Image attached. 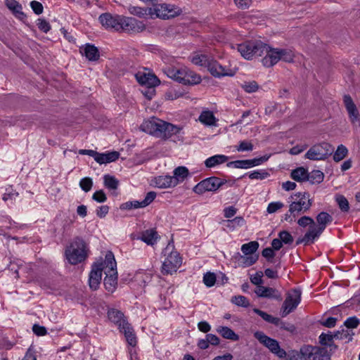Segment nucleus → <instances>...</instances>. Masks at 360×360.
Segmentation results:
<instances>
[{"mask_svg":"<svg viewBox=\"0 0 360 360\" xmlns=\"http://www.w3.org/2000/svg\"><path fill=\"white\" fill-rule=\"evenodd\" d=\"M319 342L321 345L327 346L329 347H334L335 348L336 347L333 345V339L335 338L334 334L333 335H332L330 333L326 334L324 333H322L319 335Z\"/></svg>","mask_w":360,"mask_h":360,"instance_id":"obj_41","label":"nucleus"},{"mask_svg":"<svg viewBox=\"0 0 360 360\" xmlns=\"http://www.w3.org/2000/svg\"><path fill=\"white\" fill-rule=\"evenodd\" d=\"M264 53L266 56L262 59V63L264 67L270 68L276 65L279 60L285 62H292L294 55L292 51L284 49H274L266 44Z\"/></svg>","mask_w":360,"mask_h":360,"instance_id":"obj_6","label":"nucleus"},{"mask_svg":"<svg viewBox=\"0 0 360 360\" xmlns=\"http://www.w3.org/2000/svg\"><path fill=\"white\" fill-rule=\"evenodd\" d=\"M226 222L227 223L226 226L231 229L242 226L245 224V220L242 217H236L234 219L227 220Z\"/></svg>","mask_w":360,"mask_h":360,"instance_id":"obj_48","label":"nucleus"},{"mask_svg":"<svg viewBox=\"0 0 360 360\" xmlns=\"http://www.w3.org/2000/svg\"><path fill=\"white\" fill-rule=\"evenodd\" d=\"M120 330L124 333L127 342L129 345L132 347L136 346L137 342L136 338L131 324L129 323H124L122 325V327L120 329Z\"/></svg>","mask_w":360,"mask_h":360,"instance_id":"obj_24","label":"nucleus"},{"mask_svg":"<svg viewBox=\"0 0 360 360\" xmlns=\"http://www.w3.org/2000/svg\"><path fill=\"white\" fill-rule=\"evenodd\" d=\"M253 311L259 316H261L264 321H266L268 323L274 324L278 322L277 317H274L271 315L268 314L266 312L263 311L259 309L255 308L253 309Z\"/></svg>","mask_w":360,"mask_h":360,"instance_id":"obj_47","label":"nucleus"},{"mask_svg":"<svg viewBox=\"0 0 360 360\" xmlns=\"http://www.w3.org/2000/svg\"><path fill=\"white\" fill-rule=\"evenodd\" d=\"M129 12L131 15H136L139 18H143L148 15L153 18L152 8L149 7L142 8L139 6H131L129 7Z\"/></svg>","mask_w":360,"mask_h":360,"instance_id":"obj_31","label":"nucleus"},{"mask_svg":"<svg viewBox=\"0 0 360 360\" xmlns=\"http://www.w3.org/2000/svg\"><path fill=\"white\" fill-rule=\"evenodd\" d=\"M336 202L339 206V208L342 212H348L349 210V202L347 199L342 195H339L336 197Z\"/></svg>","mask_w":360,"mask_h":360,"instance_id":"obj_51","label":"nucleus"},{"mask_svg":"<svg viewBox=\"0 0 360 360\" xmlns=\"http://www.w3.org/2000/svg\"><path fill=\"white\" fill-rule=\"evenodd\" d=\"M229 158L224 155H215L210 157L205 161V165L207 167H213L217 165L226 162Z\"/></svg>","mask_w":360,"mask_h":360,"instance_id":"obj_36","label":"nucleus"},{"mask_svg":"<svg viewBox=\"0 0 360 360\" xmlns=\"http://www.w3.org/2000/svg\"><path fill=\"white\" fill-rule=\"evenodd\" d=\"M212 58L205 54L195 53L191 57V62L196 65L205 67L207 68Z\"/></svg>","mask_w":360,"mask_h":360,"instance_id":"obj_30","label":"nucleus"},{"mask_svg":"<svg viewBox=\"0 0 360 360\" xmlns=\"http://www.w3.org/2000/svg\"><path fill=\"white\" fill-rule=\"evenodd\" d=\"M284 206L281 202H270L267 207V212L270 214L276 212Z\"/></svg>","mask_w":360,"mask_h":360,"instance_id":"obj_64","label":"nucleus"},{"mask_svg":"<svg viewBox=\"0 0 360 360\" xmlns=\"http://www.w3.org/2000/svg\"><path fill=\"white\" fill-rule=\"evenodd\" d=\"M250 179L263 180L270 176L269 172L265 169L255 170L247 174Z\"/></svg>","mask_w":360,"mask_h":360,"instance_id":"obj_42","label":"nucleus"},{"mask_svg":"<svg viewBox=\"0 0 360 360\" xmlns=\"http://www.w3.org/2000/svg\"><path fill=\"white\" fill-rule=\"evenodd\" d=\"M153 17H156L162 19H169L177 16L181 14V10L179 7H176L171 4H158L154 8H152Z\"/></svg>","mask_w":360,"mask_h":360,"instance_id":"obj_13","label":"nucleus"},{"mask_svg":"<svg viewBox=\"0 0 360 360\" xmlns=\"http://www.w3.org/2000/svg\"><path fill=\"white\" fill-rule=\"evenodd\" d=\"M259 258L258 255H239L238 264L242 267L245 268L254 264Z\"/></svg>","mask_w":360,"mask_h":360,"instance_id":"obj_38","label":"nucleus"},{"mask_svg":"<svg viewBox=\"0 0 360 360\" xmlns=\"http://www.w3.org/2000/svg\"><path fill=\"white\" fill-rule=\"evenodd\" d=\"M243 88L244 89V90L246 92L252 93V92H255L258 89L259 86L256 82L252 81V82L245 83L243 85Z\"/></svg>","mask_w":360,"mask_h":360,"instance_id":"obj_63","label":"nucleus"},{"mask_svg":"<svg viewBox=\"0 0 360 360\" xmlns=\"http://www.w3.org/2000/svg\"><path fill=\"white\" fill-rule=\"evenodd\" d=\"M227 167L237 169H249L248 160H238L227 163Z\"/></svg>","mask_w":360,"mask_h":360,"instance_id":"obj_49","label":"nucleus"},{"mask_svg":"<svg viewBox=\"0 0 360 360\" xmlns=\"http://www.w3.org/2000/svg\"><path fill=\"white\" fill-rule=\"evenodd\" d=\"M360 324V321L356 316L349 317L344 322V327L348 329L356 328Z\"/></svg>","mask_w":360,"mask_h":360,"instance_id":"obj_55","label":"nucleus"},{"mask_svg":"<svg viewBox=\"0 0 360 360\" xmlns=\"http://www.w3.org/2000/svg\"><path fill=\"white\" fill-rule=\"evenodd\" d=\"M231 302L237 306L248 307L250 305L249 300L243 295L234 296L231 298Z\"/></svg>","mask_w":360,"mask_h":360,"instance_id":"obj_50","label":"nucleus"},{"mask_svg":"<svg viewBox=\"0 0 360 360\" xmlns=\"http://www.w3.org/2000/svg\"><path fill=\"white\" fill-rule=\"evenodd\" d=\"M297 224L299 226L304 228L307 227V226H311V225H315L314 220L311 217L308 216H303L300 217L297 220Z\"/></svg>","mask_w":360,"mask_h":360,"instance_id":"obj_59","label":"nucleus"},{"mask_svg":"<svg viewBox=\"0 0 360 360\" xmlns=\"http://www.w3.org/2000/svg\"><path fill=\"white\" fill-rule=\"evenodd\" d=\"M89 252L88 243L82 237L77 236L66 248L65 255L70 264L76 265L84 262L89 256Z\"/></svg>","mask_w":360,"mask_h":360,"instance_id":"obj_4","label":"nucleus"},{"mask_svg":"<svg viewBox=\"0 0 360 360\" xmlns=\"http://www.w3.org/2000/svg\"><path fill=\"white\" fill-rule=\"evenodd\" d=\"M139 128L141 131L148 134L165 140L169 139L173 135L179 134L181 129V127L176 125L165 122L155 117L144 120Z\"/></svg>","mask_w":360,"mask_h":360,"instance_id":"obj_2","label":"nucleus"},{"mask_svg":"<svg viewBox=\"0 0 360 360\" xmlns=\"http://www.w3.org/2000/svg\"><path fill=\"white\" fill-rule=\"evenodd\" d=\"M119 180L114 176L105 174L103 176V184L110 191H116L119 186Z\"/></svg>","mask_w":360,"mask_h":360,"instance_id":"obj_37","label":"nucleus"},{"mask_svg":"<svg viewBox=\"0 0 360 360\" xmlns=\"http://www.w3.org/2000/svg\"><path fill=\"white\" fill-rule=\"evenodd\" d=\"M207 70L210 74L215 77H221L224 76L233 75L229 70L220 65L217 60L211 59Z\"/></svg>","mask_w":360,"mask_h":360,"instance_id":"obj_18","label":"nucleus"},{"mask_svg":"<svg viewBox=\"0 0 360 360\" xmlns=\"http://www.w3.org/2000/svg\"><path fill=\"white\" fill-rule=\"evenodd\" d=\"M38 28L44 33H47L51 30L49 22L44 19H38L37 20Z\"/></svg>","mask_w":360,"mask_h":360,"instance_id":"obj_62","label":"nucleus"},{"mask_svg":"<svg viewBox=\"0 0 360 360\" xmlns=\"http://www.w3.org/2000/svg\"><path fill=\"white\" fill-rule=\"evenodd\" d=\"M269 158V155H265L259 158L248 160L249 169L262 165V163L266 162Z\"/></svg>","mask_w":360,"mask_h":360,"instance_id":"obj_52","label":"nucleus"},{"mask_svg":"<svg viewBox=\"0 0 360 360\" xmlns=\"http://www.w3.org/2000/svg\"><path fill=\"white\" fill-rule=\"evenodd\" d=\"M154 185L159 188H167L176 186V181L172 176H158L153 180Z\"/></svg>","mask_w":360,"mask_h":360,"instance_id":"obj_20","label":"nucleus"},{"mask_svg":"<svg viewBox=\"0 0 360 360\" xmlns=\"http://www.w3.org/2000/svg\"><path fill=\"white\" fill-rule=\"evenodd\" d=\"M316 349L319 351H314L316 352V354L313 356L314 360H330V356L326 348L316 347Z\"/></svg>","mask_w":360,"mask_h":360,"instance_id":"obj_46","label":"nucleus"},{"mask_svg":"<svg viewBox=\"0 0 360 360\" xmlns=\"http://www.w3.org/2000/svg\"><path fill=\"white\" fill-rule=\"evenodd\" d=\"M183 84L193 85L201 82L200 76L192 70L184 69Z\"/></svg>","mask_w":360,"mask_h":360,"instance_id":"obj_26","label":"nucleus"},{"mask_svg":"<svg viewBox=\"0 0 360 360\" xmlns=\"http://www.w3.org/2000/svg\"><path fill=\"white\" fill-rule=\"evenodd\" d=\"M323 231V230L316 226V224L311 225L304 236L302 238H299L296 243L297 245L304 243V245L311 244L321 236Z\"/></svg>","mask_w":360,"mask_h":360,"instance_id":"obj_16","label":"nucleus"},{"mask_svg":"<svg viewBox=\"0 0 360 360\" xmlns=\"http://www.w3.org/2000/svg\"><path fill=\"white\" fill-rule=\"evenodd\" d=\"M278 236L282 243L285 244H291L293 242V238L287 231H282L278 233Z\"/></svg>","mask_w":360,"mask_h":360,"instance_id":"obj_58","label":"nucleus"},{"mask_svg":"<svg viewBox=\"0 0 360 360\" xmlns=\"http://www.w3.org/2000/svg\"><path fill=\"white\" fill-rule=\"evenodd\" d=\"M323 173L319 170H313L309 173V181L311 184H319L323 180Z\"/></svg>","mask_w":360,"mask_h":360,"instance_id":"obj_44","label":"nucleus"},{"mask_svg":"<svg viewBox=\"0 0 360 360\" xmlns=\"http://www.w3.org/2000/svg\"><path fill=\"white\" fill-rule=\"evenodd\" d=\"M226 183L225 180L216 176L207 178L193 188V191L197 194H202L206 191H216Z\"/></svg>","mask_w":360,"mask_h":360,"instance_id":"obj_12","label":"nucleus"},{"mask_svg":"<svg viewBox=\"0 0 360 360\" xmlns=\"http://www.w3.org/2000/svg\"><path fill=\"white\" fill-rule=\"evenodd\" d=\"M173 243H169L163 250L164 256L166 257L162 266V273L163 274H172L176 272L182 263L181 257L177 251H174Z\"/></svg>","mask_w":360,"mask_h":360,"instance_id":"obj_7","label":"nucleus"},{"mask_svg":"<svg viewBox=\"0 0 360 360\" xmlns=\"http://www.w3.org/2000/svg\"><path fill=\"white\" fill-rule=\"evenodd\" d=\"M343 101L351 122L355 123L359 120V114L352 97L349 95H345Z\"/></svg>","mask_w":360,"mask_h":360,"instance_id":"obj_19","label":"nucleus"},{"mask_svg":"<svg viewBox=\"0 0 360 360\" xmlns=\"http://www.w3.org/2000/svg\"><path fill=\"white\" fill-rule=\"evenodd\" d=\"M120 157V153L117 151H112L105 153H96L95 161L100 165L107 164L115 162Z\"/></svg>","mask_w":360,"mask_h":360,"instance_id":"obj_21","label":"nucleus"},{"mask_svg":"<svg viewBox=\"0 0 360 360\" xmlns=\"http://www.w3.org/2000/svg\"><path fill=\"white\" fill-rule=\"evenodd\" d=\"M198 120L204 125L208 127H216L218 122V119L214 116L213 112L208 110H203L200 113Z\"/></svg>","mask_w":360,"mask_h":360,"instance_id":"obj_22","label":"nucleus"},{"mask_svg":"<svg viewBox=\"0 0 360 360\" xmlns=\"http://www.w3.org/2000/svg\"><path fill=\"white\" fill-rule=\"evenodd\" d=\"M255 292L259 297L273 298L278 301L282 300L281 293L276 288L265 286H257Z\"/></svg>","mask_w":360,"mask_h":360,"instance_id":"obj_17","label":"nucleus"},{"mask_svg":"<svg viewBox=\"0 0 360 360\" xmlns=\"http://www.w3.org/2000/svg\"><path fill=\"white\" fill-rule=\"evenodd\" d=\"M172 179L176 181V185H178L180 182H183L185 180L188 176L189 172L187 167L179 166L174 169Z\"/></svg>","mask_w":360,"mask_h":360,"instance_id":"obj_33","label":"nucleus"},{"mask_svg":"<svg viewBox=\"0 0 360 360\" xmlns=\"http://www.w3.org/2000/svg\"><path fill=\"white\" fill-rule=\"evenodd\" d=\"M277 320L278 322H276V323H274V325H275L277 327H279L281 329H283L289 332H293L295 330V327L293 324L284 322L278 317Z\"/></svg>","mask_w":360,"mask_h":360,"instance_id":"obj_56","label":"nucleus"},{"mask_svg":"<svg viewBox=\"0 0 360 360\" xmlns=\"http://www.w3.org/2000/svg\"><path fill=\"white\" fill-rule=\"evenodd\" d=\"M98 19L106 29H113L116 31L141 32L146 29L145 24L134 18L112 15L109 13H105L101 14Z\"/></svg>","mask_w":360,"mask_h":360,"instance_id":"obj_1","label":"nucleus"},{"mask_svg":"<svg viewBox=\"0 0 360 360\" xmlns=\"http://www.w3.org/2000/svg\"><path fill=\"white\" fill-rule=\"evenodd\" d=\"M236 48L244 58L251 60L253 57L264 54L266 44L261 41H247L236 44Z\"/></svg>","mask_w":360,"mask_h":360,"instance_id":"obj_8","label":"nucleus"},{"mask_svg":"<svg viewBox=\"0 0 360 360\" xmlns=\"http://www.w3.org/2000/svg\"><path fill=\"white\" fill-rule=\"evenodd\" d=\"M345 327H342L341 330L336 331L334 333V337L335 339L345 340L347 339L348 341L352 340V335H354L353 333H351L349 329L345 328Z\"/></svg>","mask_w":360,"mask_h":360,"instance_id":"obj_45","label":"nucleus"},{"mask_svg":"<svg viewBox=\"0 0 360 360\" xmlns=\"http://www.w3.org/2000/svg\"><path fill=\"white\" fill-rule=\"evenodd\" d=\"M302 291L300 288H293L288 291L281 309V316H286L294 311L301 302Z\"/></svg>","mask_w":360,"mask_h":360,"instance_id":"obj_11","label":"nucleus"},{"mask_svg":"<svg viewBox=\"0 0 360 360\" xmlns=\"http://www.w3.org/2000/svg\"><path fill=\"white\" fill-rule=\"evenodd\" d=\"M333 146L326 142H322L311 146L304 155V158L311 160H324L333 152Z\"/></svg>","mask_w":360,"mask_h":360,"instance_id":"obj_9","label":"nucleus"},{"mask_svg":"<svg viewBox=\"0 0 360 360\" xmlns=\"http://www.w3.org/2000/svg\"><path fill=\"white\" fill-rule=\"evenodd\" d=\"M18 196V193L13 191V189L10 187L6 188V192L3 195V200L6 202L8 200H15Z\"/></svg>","mask_w":360,"mask_h":360,"instance_id":"obj_60","label":"nucleus"},{"mask_svg":"<svg viewBox=\"0 0 360 360\" xmlns=\"http://www.w3.org/2000/svg\"><path fill=\"white\" fill-rule=\"evenodd\" d=\"M253 148L254 146L251 142L248 141H240L238 146H236V150L239 152L252 151Z\"/></svg>","mask_w":360,"mask_h":360,"instance_id":"obj_57","label":"nucleus"},{"mask_svg":"<svg viewBox=\"0 0 360 360\" xmlns=\"http://www.w3.org/2000/svg\"><path fill=\"white\" fill-rule=\"evenodd\" d=\"M108 316L112 322L119 326V329H120L124 323H128L124 319L123 313L119 310L115 309H110L108 312Z\"/></svg>","mask_w":360,"mask_h":360,"instance_id":"obj_25","label":"nucleus"},{"mask_svg":"<svg viewBox=\"0 0 360 360\" xmlns=\"http://www.w3.org/2000/svg\"><path fill=\"white\" fill-rule=\"evenodd\" d=\"M217 281L216 275L214 273L207 272L203 276V283L207 287L213 286Z\"/></svg>","mask_w":360,"mask_h":360,"instance_id":"obj_53","label":"nucleus"},{"mask_svg":"<svg viewBox=\"0 0 360 360\" xmlns=\"http://www.w3.org/2000/svg\"><path fill=\"white\" fill-rule=\"evenodd\" d=\"M316 219L318 223L317 227L323 231L326 229L328 224L333 221V217L326 212H321Z\"/></svg>","mask_w":360,"mask_h":360,"instance_id":"obj_32","label":"nucleus"},{"mask_svg":"<svg viewBox=\"0 0 360 360\" xmlns=\"http://www.w3.org/2000/svg\"><path fill=\"white\" fill-rule=\"evenodd\" d=\"M258 248V242L251 241L242 245L241 251L245 255H255V252L257 250Z\"/></svg>","mask_w":360,"mask_h":360,"instance_id":"obj_39","label":"nucleus"},{"mask_svg":"<svg viewBox=\"0 0 360 360\" xmlns=\"http://www.w3.org/2000/svg\"><path fill=\"white\" fill-rule=\"evenodd\" d=\"M135 77L140 84L148 87H155L160 83V81L155 75L149 72L139 71L135 75Z\"/></svg>","mask_w":360,"mask_h":360,"instance_id":"obj_15","label":"nucleus"},{"mask_svg":"<svg viewBox=\"0 0 360 360\" xmlns=\"http://www.w3.org/2000/svg\"><path fill=\"white\" fill-rule=\"evenodd\" d=\"M290 177L297 182L307 181L309 179V172L302 167H297L292 170Z\"/></svg>","mask_w":360,"mask_h":360,"instance_id":"obj_27","label":"nucleus"},{"mask_svg":"<svg viewBox=\"0 0 360 360\" xmlns=\"http://www.w3.org/2000/svg\"><path fill=\"white\" fill-rule=\"evenodd\" d=\"M290 198L292 201L289 205V210L283 216V219L291 223L295 221L298 216L309 210L313 200L310 198L309 193L307 192L296 193L291 195Z\"/></svg>","mask_w":360,"mask_h":360,"instance_id":"obj_3","label":"nucleus"},{"mask_svg":"<svg viewBox=\"0 0 360 360\" xmlns=\"http://www.w3.org/2000/svg\"><path fill=\"white\" fill-rule=\"evenodd\" d=\"M81 53L82 55L91 61H96L98 60L100 57L99 51L97 47L94 45L86 44L84 47L81 48Z\"/></svg>","mask_w":360,"mask_h":360,"instance_id":"obj_23","label":"nucleus"},{"mask_svg":"<svg viewBox=\"0 0 360 360\" xmlns=\"http://www.w3.org/2000/svg\"><path fill=\"white\" fill-rule=\"evenodd\" d=\"M219 333L224 338L237 341L239 340V336L232 329L227 326H219L217 328Z\"/></svg>","mask_w":360,"mask_h":360,"instance_id":"obj_35","label":"nucleus"},{"mask_svg":"<svg viewBox=\"0 0 360 360\" xmlns=\"http://www.w3.org/2000/svg\"><path fill=\"white\" fill-rule=\"evenodd\" d=\"M314 351H318L316 346L304 345L300 348V353L302 360H314L313 356L316 354Z\"/></svg>","mask_w":360,"mask_h":360,"instance_id":"obj_34","label":"nucleus"},{"mask_svg":"<svg viewBox=\"0 0 360 360\" xmlns=\"http://www.w3.org/2000/svg\"><path fill=\"white\" fill-rule=\"evenodd\" d=\"M347 153L348 150L345 146L342 144L338 146L337 150H335L333 155L334 161L337 162L341 161L347 156Z\"/></svg>","mask_w":360,"mask_h":360,"instance_id":"obj_43","label":"nucleus"},{"mask_svg":"<svg viewBox=\"0 0 360 360\" xmlns=\"http://www.w3.org/2000/svg\"><path fill=\"white\" fill-rule=\"evenodd\" d=\"M79 186L84 192H89L93 186V181L90 177L82 178L79 181Z\"/></svg>","mask_w":360,"mask_h":360,"instance_id":"obj_54","label":"nucleus"},{"mask_svg":"<svg viewBox=\"0 0 360 360\" xmlns=\"http://www.w3.org/2000/svg\"><path fill=\"white\" fill-rule=\"evenodd\" d=\"M103 272L105 274L103 280L105 288L108 292H113L117 285V271L115 256L111 251L105 254V266Z\"/></svg>","mask_w":360,"mask_h":360,"instance_id":"obj_5","label":"nucleus"},{"mask_svg":"<svg viewBox=\"0 0 360 360\" xmlns=\"http://www.w3.org/2000/svg\"><path fill=\"white\" fill-rule=\"evenodd\" d=\"M92 199L97 202L102 203L107 200L105 193L103 190L96 191L92 195Z\"/></svg>","mask_w":360,"mask_h":360,"instance_id":"obj_61","label":"nucleus"},{"mask_svg":"<svg viewBox=\"0 0 360 360\" xmlns=\"http://www.w3.org/2000/svg\"><path fill=\"white\" fill-rule=\"evenodd\" d=\"M254 337L278 358L283 359L286 356V352L281 348L279 342L276 340L267 336L262 331H256L254 333Z\"/></svg>","mask_w":360,"mask_h":360,"instance_id":"obj_10","label":"nucleus"},{"mask_svg":"<svg viewBox=\"0 0 360 360\" xmlns=\"http://www.w3.org/2000/svg\"><path fill=\"white\" fill-rule=\"evenodd\" d=\"M148 245H153L158 239V233L153 229L146 230L141 233V236L138 238Z\"/></svg>","mask_w":360,"mask_h":360,"instance_id":"obj_29","label":"nucleus"},{"mask_svg":"<svg viewBox=\"0 0 360 360\" xmlns=\"http://www.w3.org/2000/svg\"><path fill=\"white\" fill-rule=\"evenodd\" d=\"M6 6L18 17L24 16L22 6L15 0H6Z\"/></svg>","mask_w":360,"mask_h":360,"instance_id":"obj_40","label":"nucleus"},{"mask_svg":"<svg viewBox=\"0 0 360 360\" xmlns=\"http://www.w3.org/2000/svg\"><path fill=\"white\" fill-rule=\"evenodd\" d=\"M156 193L150 191L147 193L144 199L141 201L134 200L132 201L133 209L143 208L149 205L155 198Z\"/></svg>","mask_w":360,"mask_h":360,"instance_id":"obj_28","label":"nucleus"},{"mask_svg":"<svg viewBox=\"0 0 360 360\" xmlns=\"http://www.w3.org/2000/svg\"><path fill=\"white\" fill-rule=\"evenodd\" d=\"M105 259L101 262H95L92 266L89 276V285L93 290H96L101 283L102 272L104 271Z\"/></svg>","mask_w":360,"mask_h":360,"instance_id":"obj_14","label":"nucleus"}]
</instances>
